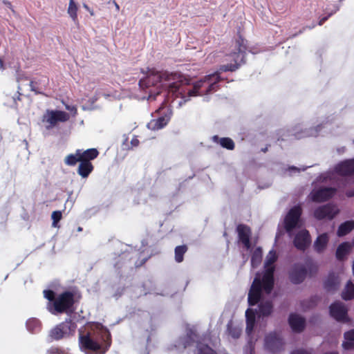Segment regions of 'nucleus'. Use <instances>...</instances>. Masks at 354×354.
Returning a JSON list of instances; mask_svg holds the SVG:
<instances>
[{"label":"nucleus","instance_id":"c756f323","mask_svg":"<svg viewBox=\"0 0 354 354\" xmlns=\"http://www.w3.org/2000/svg\"><path fill=\"white\" fill-rule=\"evenodd\" d=\"M262 259V250L261 248H257L254 250L252 255L251 264L253 268L258 266Z\"/></svg>","mask_w":354,"mask_h":354},{"label":"nucleus","instance_id":"c9c22d12","mask_svg":"<svg viewBox=\"0 0 354 354\" xmlns=\"http://www.w3.org/2000/svg\"><path fill=\"white\" fill-rule=\"evenodd\" d=\"M62 212L60 211H55L51 214V218L53 220L52 225L53 227H57V223L62 218Z\"/></svg>","mask_w":354,"mask_h":354},{"label":"nucleus","instance_id":"9d476101","mask_svg":"<svg viewBox=\"0 0 354 354\" xmlns=\"http://www.w3.org/2000/svg\"><path fill=\"white\" fill-rule=\"evenodd\" d=\"M335 189L332 187H324L313 189L310 192L309 198L314 202H323L330 198L335 194Z\"/></svg>","mask_w":354,"mask_h":354},{"label":"nucleus","instance_id":"20e7f679","mask_svg":"<svg viewBox=\"0 0 354 354\" xmlns=\"http://www.w3.org/2000/svg\"><path fill=\"white\" fill-rule=\"evenodd\" d=\"M196 343L194 354H216L208 345L198 342L197 335L193 329H189L185 337L181 338L176 346L179 350L185 349Z\"/></svg>","mask_w":354,"mask_h":354},{"label":"nucleus","instance_id":"58836bf2","mask_svg":"<svg viewBox=\"0 0 354 354\" xmlns=\"http://www.w3.org/2000/svg\"><path fill=\"white\" fill-rule=\"evenodd\" d=\"M44 297L50 301V303H53L55 300L54 292L52 290H44Z\"/></svg>","mask_w":354,"mask_h":354},{"label":"nucleus","instance_id":"b1692460","mask_svg":"<svg viewBox=\"0 0 354 354\" xmlns=\"http://www.w3.org/2000/svg\"><path fill=\"white\" fill-rule=\"evenodd\" d=\"M340 283L339 277L335 274H330L325 283V287L328 290H335L338 288Z\"/></svg>","mask_w":354,"mask_h":354},{"label":"nucleus","instance_id":"37998d69","mask_svg":"<svg viewBox=\"0 0 354 354\" xmlns=\"http://www.w3.org/2000/svg\"><path fill=\"white\" fill-rule=\"evenodd\" d=\"M253 351V346L252 345V343L249 342L248 348H246V354H252V352Z\"/></svg>","mask_w":354,"mask_h":354},{"label":"nucleus","instance_id":"de8ad7c7","mask_svg":"<svg viewBox=\"0 0 354 354\" xmlns=\"http://www.w3.org/2000/svg\"><path fill=\"white\" fill-rule=\"evenodd\" d=\"M115 6V8L117 10H119V6L117 3H115V1L113 2Z\"/></svg>","mask_w":354,"mask_h":354},{"label":"nucleus","instance_id":"2eb2a0df","mask_svg":"<svg viewBox=\"0 0 354 354\" xmlns=\"http://www.w3.org/2000/svg\"><path fill=\"white\" fill-rule=\"evenodd\" d=\"M282 341L281 338L275 333H271L265 338V346L271 352L279 351L282 346Z\"/></svg>","mask_w":354,"mask_h":354},{"label":"nucleus","instance_id":"7ed1b4c3","mask_svg":"<svg viewBox=\"0 0 354 354\" xmlns=\"http://www.w3.org/2000/svg\"><path fill=\"white\" fill-rule=\"evenodd\" d=\"M110 345V333L101 324L88 323L79 330V346L86 354H104Z\"/></svg>","mask_w":354,"mask_h":354},{"label":"nucleus","instance_id":"5701e85b","mask_svg":"<svg viewBox=\"0 0 354 354\" xmlns=\"http://www.w3.org/2000/svg\"><path fill=\"white\" fill-rule=\"evenodd\" d=\"M245 317L247 322L246 332L248 335H250L252 332L255 323V315L254 311L252 309H248L245 312Z\"/></svg>","mask_w":354,"mask_h":354},{"label":"nucleus","instance_id":"5fc2aeb1","mask_svg":"<svg viewBox=\"0 0 354 354\" xmlns=\"http://www.w3.org/2000/svg\"><path fill=\"white\" fill-rule=\"evenodd\" d=\"M82 227H78V231H79V232H80V231H82Z\"/></svg>","mask_w":354,"mask_h":354},{"label":"nucleus","instance_id":"a211bd4d","mask_svg":"<svg viewBox=\"0 0 354 354\" xmlns=\"http://www.w3.org/2000/svg\"><path fill=\"white\" fill-rule=\"evenodd\" d=\"M305 319L297 314H291L289 317V324L292 330L295 332L299 333L302 331L305 327Z\"/></svg>","mask_w":354,"mask_h":354},{"label":"nucleus","instance_id":"4c0bfd02","mask_svg":"<svg viewBox=\"0 0 354 354\" xmlns=\"http://www.w3.org/2000/svg\"><path fill=\"white\" fill-rule=\"evenodd\" d=\"M46 354H69L66 350L59 348H51Z\"/></svg>","mask_w":354,"mask_h":354},{"label":"nucleus","instance_id":"72a5a7b5","mask_svg":"<svg viewBox=\"0 0 354 354\" xmlns=\"http://www.w3.org/2000/svg\"><path fill=\"white\" fill-rule=\"evenodd\" d=\"M187 248L186 245L177 246L175 248V260L178 263H180L183 260V255L187 252Z\"/></svg>","mask_w":354,"mask_h":354},{"label":"nucleus","instance_id":"cd10ccee","mask_svg":"<svg viewBox=\"0 0 354 354\" xmlns=\"http://www.w3.org/2000/svg\"><path fill=\"white\" fill-rule=\"evenodd\" d=\"M342 298L345 300H350L354 298V284L348 281L342 292Z\"/></svg>","mask_w":354,"mask_h":354},{"label":"nucleus","instance_id":"6ab92c4d","mask_svg":"<svg viewBox=\"0 0 354 354\" xmlns=\"http://www.w3.org/2000/svg\"><path fill=\"white\" fill-rule=\"evenodd\" d=\"M328 242V236L326 233L319 235L314 243L315 250L318 252H322L326 248Z\"/></svg>","mask_w":354,"mask_h":354},{"label":"nucleus","instance_id":"603ef678","mask_svg":"<svg viewBox=\"0 0 354 354\" xmlns=\"http://www.w3.org/2000/svg\"><path fill=\"white\" fill-rule=\"evenodd\" d=\"M138 144V141L136 139H134V146L137 145Z\"/></svg>","mask_w":354,"mask_h":354},{"label":"nucleus","instance_id":"a19ab883","mask_svg":"<svg viewBox=\"0 0 354 354\" xmlns=\"http://www.w3.org/2000/svg\"><path fill=\"white\" fill-rule=\"evenodd\" d=\"M65 108L66 110L72 112L74 115L77 114V108L75 106L65 104Z\"/></svg>","mask_w":354,"mask_h":354},{"label":"nucleus","instance_id":"412c9836","mask_svg":"<svg viewBox=\"0 0 354 354\" xmlns=\"http://www.w3.org/2000/svg\"><path fill=\"white\" fill-rule=\"evenodd\" d=\"M80 156L81 162L88 161L95 159L98 156V151L96 149L92 148L85 151L80 149Z\"/></svg>","mask_w":354,"mask_h":354},{"label":"nucleus","instance_id":"dca6fc26","mask_svg":"<svg viewBox=\"0 0 354 354\" xmlns=\"http://www.w3.org/2000/svg\"><path fill=\"white\" fill-rule=\"evenodd\" d=\"M237 232L239 241L247 250H249L250 248V238L251 235L250 227L244 225H239L237 227Z\"/></svg>","mask_w":354,"mask_h":354},{"label":"nucleus","instance_id":"473e14b6","mask_svg":"<svg viewBox=\"0 0 354 354\" xmlns=\"http://www.w3.org/2000/svg\"><path fill=\"white\" fill-rule=\"evenodd\" d=\"M227 330L229 334L234 339L238 338L241 332V329L238 326H234L232 321H230L227 324Z\"/></svg>","mask_w":354,"mask_h":354},{"label":"nucleus","instance_id":"3c124183","mask_svg":"<svg viewBox=\"0 0 354 354\" xmlns=\"http://www.w3.org/2000/svg\"><path fill=\"white\" fill-rule=\"evenodd\" d=\"M103 95H104V97L106 99H107V98L110 96V95H109V94H106V93H104Z\"/></svg>","mask_w":354,"mask_h":354},{"label":"nucleus","instance_id":"f8f14e48","mask_svg":"<svg viewBox=\"0 0 354 354\" xmlns=\"http://www.w3.org/2000/svg\"><path fill=\"white\" fill-rule=\"evenodd\" d=\"M313 267L311 263H308L306 266L303 265H295L290 273V279L294 283H299L304 281L307 274V268Z\"/></svg>","mask_w":354,"mask_h":354},{"label":"nucleus","instance_id":"9b49d317","mask_svg":"<svg viewBox=\"0 0 354 354\" xmlns=\"http://www.w3.org/2000/svg\"><path fill=\"white\" fill-rule=\"evenodd\" d=\"M338 209L336 206L327 204L317 208L314 212V216L317 219H332L337 213Z\"/></svg>","mask_w":354,"mask_h":354},{"label":"nucleus","instance_id":"f704fd0d","mask_svg":"<svg viewBox=\"0 0 354 354\" xmlns=\"http://www.w3.org/2000/svg\"><path fill=\"white\" fill-rule=\"evenodd\" d=\"M220 145L227 149H233L234 147V143L233 140L228 138H223L219 140Z\"/></svg>","mask_w":354,"mask_h":354},{"label":"nucleus","instance_id":"8fccbe9b","mask_svg":"<svg viewBox=\"0 0 354 354\" xmlns=\"http://www.w3.org/2000/svg\"><path fill=\"white\" fill-rule=\"evenodd\" d=\"M213 140H214V141H217V140H218V137L217 136H214L213 137Z\"/></svg>","mask_w":354,"mask_h":354},{"label":"nucleus","instance_id":"6e6552de","mask_svg":"<svg viewBox=\"0 0 354 354\" xmlns=\"http://www.w3.org/2000/svg\"><path fill=\"white\" fill-rule=\"evenodd\" d=\"M76 328V324L71 320H66L53 328L50 331V336L56 340L66 338L75 334Z\"/></svg>","mask_w":354,"mask_h":354},{"label":"nucleus","instance_id":"1a4fd4ad","mask_svg":"<svg viewBox=\"0 0 354 354\" xmlns=\"http://www.w3.org/2000/svg\"><path fill=\"white\" fill-rule=\"evenodd\" d=\"M301 208L299 205L292 207L285 218V227L288 233H290L294 228L300 226V216Z\"/></svg>","mask_w":354,"mask_h":354},{"label":"nucleus","instance_id":"49530a36","mask_svg":"<svg viewBox=\"0 0 354 354\" xmlns=\"http://www.w3.org/2000/svg\"><path fill=\"white\" fill-rule=\"evenodd\" d=\"M327 19H328V17H323L322 19H321L319 22V25H320V26L322 25L323 23L327 20Z\"/></svg>","mask_w":354,"mask_h":354},{"label":"nucleus","instance_id":"e433bc0d","mask_svg":"<svg viewBox=\"0 0 354 354\" xmlns=\"http://www.w3.org/2000/svg\"><path fill=\"white\" fill-rule=\"evenodd\" d=\"M122 138H123L122 144V148L124 149H129L131 148V145H133V139L129 142V138H127V135H124Z\"/></svg>","mask_w":354,"mask_h":354},{"label":"nucleus","instance_id":"4be33fe9","mask_svg":"<svg viewBox=\"0 0 354 354\" xmlns=\"http://www.w3.org/2000/svg\"><path fill=\"white\" fill-rule=\"evenodd\" d=\"M93 167L90 162L82 161L78 167L77 173L83 178H86L93 171Z\"/></svg>","mask_w":354,"mask_h":354},{"label":"nucleus","instance_id":"0eeeda50","mask_svg":"<svg viewBox=\"0 0 354 354\" xmlns=\"http://www.w3.org/2000/svg\"><path fill=\"white\" fill-rule=\"evenodd\" d=\"M69 114L63 111L47 109L43 114L41 122L47 130L55 127L59 122L69 120Z\"/></svg>","mask_w":354,"mask_h":354},{"label":"nucleus","instance_id":"7c9ffc66","mask_svg":"<svg viewBox=\"0 0 354 354\" xmlns=\"http://www.w3.org/2000/svg\"><path fill=\"white\" fill-rule=\"evenodd\" d=\"M26 328L32 333H37L40 330V322L37 319L30 318L26 322Z\"/></svg>","mask_w":354,"mask_h":354},{"label":"nucleus","instance_id":"a878e982","mask_svg":"<svg viewBox=\"0 0 354 354\" xmlns=\"http://www.w3.org/2000/svg\"><path fill=\"white\" fill-rule=\"evenodd\" d=\"M351 249V245L348 243H343L339 245L336 251V257L339 260L343 259Z\"/></svg>","mask_w":354,"mask_h":354},{"label":"nucleus","instance_id":"39448f33","mask_svg":"<svg viewBox=\"0 0 354 354\" xmlns=\"http://www.w3.org/2000/svg\"><path fill=\"white\" fill-rule=\"evenodd\" d=\"M74 303L73 293L65 292L57 296L53 303L48 305L49 311L56 315L57 313H68L71 310Z\"/></svg>","mask_w":354,"mask_h":354},{"label":"nucleus","instance_id":"393cba45","mask_svg":"<svg viewBox=\"0 0 354 354\" xmlns=\"http://www.w3.org/2000/svg\"><path fill=\"white\" fill-rule=\"evenodd\" d=\"M353 229H354V221H348L341 224L337 230V235L342 236L349 233Z\"/></svg>","mask_w":354,"mask_h":354},{"label":"nucleus","instance_id":"6e6d98bb","mask_svg":"<svg viewBox=\"0 0 354 354\" xmlns=\"http://www.w3.org/2000/svg\"><path fill=\"white\" fill-rule=\"evenodd\" d=\"M151 97H152V96H151V95L150 94V95H149L148 98L149 99V98H151Z\"/></svg>","mask_w":354,"mask_h":354},{"label":"nucleus","instance_id":"864d4df0","mask_svg":"<svg viewBox=\"0 0 354 354\" xmlns=\"http://www.w3.org/2000/svg\"><path fill=\"white\" fill-rule=\"evenodd\" d=\"M325 354H337V353L336 352H330V353H327Z\"/></svg>","mask_w":354,"mask_h":354},{"label":"nucleus","instance_id":"f257e3e1","mask_svg":"<svg viewBox=\"0 0 354 354\" xmlns=\"http://www.w3.org/2000/svg\"><path fill=\"white\" fill-rule=\"evenodd\" d=\"M220 80V73L215 72L195 82L191 88L185 86L189 84L188 80L180 74L156 71L151 72L146 78L141 79L139 86L142 89L151 86L167 88L170 92L181 98L178 104L182 106L192 97L205 95L215 91L216 84Z\"/></svg>","mask_w":354,"mask_h":354},{"label":"nucleus","instance_id":"ea45409f","mask_svg":"<svg viewBox=\"0 0 354 354\" xmlns=\"http://www.w3.org/2000/svg\"><path fill=\"white\" fill-rule=\"evenodd\" d=\"M30 87L31 91H35L38 93H41L42 87H38L37 82H36V81H31L30 82Z\"/></svg>","mask_w":354,"mask_h":354},{"label":"nucleus","instance_id":"a18cd8bd","mask_svg":"<svg viewBox=\"0 0 354 354\" xmlns=\"http://www.w3.org/2000/svg\"><path fill=\"white\" fill-rule=\"evenodd\" d=\"M83 7L90 12L91 15H94L93 10L90 9V8L86 4H84Z\"/></svg>","mask_w":354,"mask_h":354},{"label":"nucleus","instance_id":"2f4dec72","mask_svg":"<svg viewBox=\"0 0 354 354\" xmlns=\"http://www.w3.org/2000/svg\"><path fill=\"white\" fill-rule=\"evenodd\" d=\"M67 12L73 21L75 23L77 21V5L73 0L69 1Z\"/></svg>","mask_w":354,"mask_h":354},{"label":"nucleus","instance_id":"c85d7f7f","mask_svg":"<svg viewBox=\"0 0 354 354\" xmlns=\"http://www.w3.org/2000/svg\"><path fill=\"white\" fill-rule=\"evenodd\" d=\"M345 341L343 342L342 346L345 349H350L353 348L354 341V329L351 330L344 333Z\"/></svg>","mask_w":354,"mask_h":354},{"label":"nucleus","instance_id":"f03ea898","mask_svg":"<svg viewBox=\"0 0 354 354\" xmlns=\"http://www.w3.org/2000/svg\"><path fill=\"white\" fill-rule=\"evenodd\" d=\"M277 256L276 252L270 250L265 262V272L261 276L257 274L248 293V303L250 306L259 304V316L269 315L272 309L271 292L274 285L273 273Z\"/></svg>","mask_w":354,"mask_h":354},{"label":"nucleus","instance_id":"79ce46f5","mask_svg":"<svg viewBox=\"0 0 354 354\" xmlns=\"http://www.w3.org/2000/svg\"><path fill=\"white\" fill-rule=\"evenodd\" d=\"M290 354H311V353L307 350L297 349V350L293 351Z\"/></svg>","mask_w":354,"mask_h":354},{"label":"nucleus","instance_id":"ddd939ff","mask_svg":"<svg viewBox=\"0 0 354 354\" xmlns=\"http://www.w3.org/2000/svg\"><path fill=\"white\" fill-rule=\"evenodd\" d=\"M330 313L337 321L347 322V309L344 304L335 302L330 307Z\"/></svg>","mask_w":354,"mask_h":354},{"label":"nucleus","instance_id":"09e8293b","mask_svg":"<svg viewBox=\"0 0 354 354\" xmlns=\"http://www.w3.org/2000/svg\"><path fill=\"white\" fill-rule=\"evenodd\" d=\"M3 66V61L1 60V59H0V69H1Z\"/></svg>","mask_w":354,"mask_h":354},{"label":"nucleus","instance_id":"aec40b11","mask_svg":"<svg viewBox=\"0 0 354 354\" xmlns=\"http://www.w3.org/2000/svg\"><path fill=\"white\" fill-rule=\"evenodd\" d=\"M169 118L167 116L160 117L158 119L152 120L149 124L148 127L152 130H158L163 128L168 123Z\"/></svg>","mask_w":354,"mask_h":354},{"label":"nucleus","instance_id":"f3484780","mask_svg":"<svg viewBox=\"0 0 354 354\" xmlns=\"http://www.w3.org/2000/svg\"><path fill=\"white\" fill-rule=\"evenodd\" d=\"M335 171L342 176L350 175L354 173V159L348 160L338 164Z\"/></svg>","mask_w":354,"mask_h":354},{"label":"nucleus","instance_id":"c03bdc74","mask_svg":"<svg viewBox=\"0 0 354 354\" xmlns=\"http://www.w3.org/2000/svg\"><path fill=\"white\" fill-rule=\"evenodd\" d=\"M39 81L41 83H42L44 87H46L48 82V79L46 77H41Z\"/></svg>","mask_w":354,"mask_h":354},{"label":"nucleus","instance_id":"423d86ee","mask_svg":"<svg viewBox=\"0 0 354 354\" xmlns=\"http://www.w3.org/2000/svg\"><path fill=\"white\" fill-rule=\"evenodd\" d=\"M236 48L237 52H233L232 54L228 55L229 59H233L234 64H230L227 65H223L220 68L221 71H234L238 67L244 62L245 53L246 50V41L241 37H239L236 41Z\"/></svg>","mask_w":354,"mask_h":354},{"label":"nucleus","instance_id":"4468645a","mask_svg":"<svg viewBox=\"0 0 354 354\" xmlns=\"http://www.w3.org/2000/svg\"><path fill=\"white\" fill-rule=\"evenodd\" d=\"M310 243V237L307 230H302L296 234L294 245L297 249L304 250Z\"/></svg>","mask_w":354,"mask_h":354},{"label":"nucleus","instance_id":"bb28decb","mask_svg":"<svg viewBox=\"0 0 354 354\" xmlns=\"http://www.w3.org/2000/svg\"><path fill=\"white\" fill-rule=\"evenodd\" d=\"M80 154V149H77L75 153L68 155L64 160L65 164L68 166H74L77 162H81Z\"/></svg>","mask_w":354,"mask_h":354}]
</instances>
